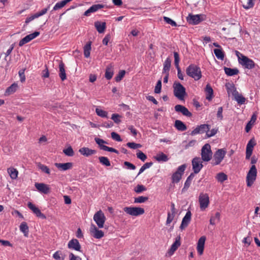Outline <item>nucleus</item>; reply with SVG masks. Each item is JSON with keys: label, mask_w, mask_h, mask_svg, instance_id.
<instances>
[{"label": "nucleus", "mask_w": 260, "mask_h": 260, "mask_svg": "<svg viewBox=\"0 0 260 260\" xmlns=\"http://www.w3.org/2000/svg\"><path fill=\"white\" fill-rule=\"evenodd\" d=\"M161 81L159 80L154 88V92L156 93H159L161 91Z\"/></svg>", "instance_id": "57"}, {"label": "nucleus", "mask_w": 260, "mask_h": 260, "mask_svg": "<svg viewBox=\"0 0 260 260\" xmlns=\"http://www.w3.org/2000/svg\"><path fill=\"white\" fill-rule=\"evenodd\" d=\"M27 206L33 212V213L36 214L37 217L42 219L46 218L45 215L43 214L41 210L32 203L31 202H28L27 203Z\"/></svg>", "instance_id": "18"}, {"label": "nucleus", "mask_w": 260, "mask_h": 260, "mask_svg": "<svg viewBox=\"0 0 260 260\" xmlns=\"http://www.w3.org/2000/svg\"><path fill=\"white\" fill-rule=\"evenodd\" d=\"M217 129H215V128H213V129H211V131H209V129L208 131L206 132V135H207V137H211L214 136L217 133Z\"/></svg>", "instance_id": "64"}, {"label": "nucleus", "mask_w": 260, "mask_h": 260, "mask_svg": "<svg viewBox=\"0 0 260 260\" xmlns=\"http://www.w3.org/2000/svg\"><path fill=\"white\" fill-rule=\"evenodd\" d=\"M191 213L190 211H188L186 212L185 215L183 218L181 224L180 225V228L181 230L184 229L185 228H186L188 224L189 223L190 220H191Z\"/></svg>", "instance_id": "20"}, {"label": "nucleus", "mask_w": 260, "mask_h": 260, "mask_svg": "<svg viewBox=\"0 0 260 260\" xmlns=\"http://www.w3.org/2000/svg\"><path fill=\"white\" fill-rule=\"evenodd\" d=\"M66 5V4L63 0L62 1H60V2H59L55 5V6H54V7L53 8V10L54 11L57 10L59 9L63 8Z\"/></svg>", "instance_id": "49"}, {"label": "nucleus", "mask_w": 260, "mask_h": 260, "mask_svg": "<svg viewBox=\"0 0 260 260\" xmlns=\"http://www.w3.org/2000/svg\"><path fill=\"white\" fill-rule=\"evenodd\" d=\"M38 167L39 169H40L41 170V171L43 172V173H45L47 174V175L50 174V173H51L50 170L49 168V167H47V166L42 164L41 163H39L38 165Z\"/></svg>", "instance_id": "41"}, {"label": "nucleus", "mask_w": 260, "mask_h": 260, "mask_svg": "<svg viewBox=\"0 0 260 260\" xmlns=\"http://www.w3.org/2000/svg\"><path fill=\"white\" fill-rule=\"evenodd\" d=\"M171 60L169 58H167L165 61L164 64L162 73H169L171 67Z\"/></svg>", "instance_id": "34"}, {"label": "nucleus", "mask_w": 260, "mask_h": 260, "mask_svg": "<svg viewBox=\"0 0 260 260\" xmlns=\"http://www.w3.org/2000/svg\"><path fill=\"white\" fill-rule=\"evenodd\" d=\"M39 35L40 32L39 31H35L31 34L27 35L19 41V46L20 47L23 46L24 44L29 42L32 40L39 36Z\"/></svg>", "instance_id": "12"}, {"label": "nucleus", "mask_w": 260, "mask_h": 260, "mask_svg": "<svg viewBox=\"0 0 260 260\" xmlns=\"http://www.w3.org/2000/svg\"><path fill=\"white\" fill-rule=\"evenodd\" d=\"M192 169L194 173H198L203 168L202 161L200 157H195L192 160Z\"/></svg>", "instance_id": "13"}, {"label": "nucleus", "mask_w": 260, "mask_h": 260, "mask_svg": "<svg viewBox=\"0 0 260 260\" xmlns=\"http://www.w3.org/2000/svg\"><path fill=\"white\" fill-rule=\"evenodd\" d=\"M205 92L206 93V99L208 101L211 100L213 98V90L209 84L206 85Z\"/></svg>", "instance_id": "30"}, {"label": "nucleus", "mask_w": 260, "mask_h": 260, "mask_svg": "<svg viewBox=\"0 0 260 260\" xmlns=\"http://www.w3.org/2000/svg\"><path fill=\"white\" fill-rule=\"evenodd\" d=\"M18 87V84L16 83H13L10 86L8 87L5 92L6 96L11 95L16 91Z\"/></svg>", "instance_id": "25"}, {"label": "nucleus", "mask_w": 260, "mask_h": 260, "mask_svg": "<svg viewBox=\"0 0 260 260\" xmlns=\"http://www.w3.org/2000/svg\"><path fill=\"white\" fill-rule=\"evenodd\" d=\"M199 203L201 211H206L210 204L209 195L206 193H201L199 196Z\"/></svg>", "instance_id": "4"}, {"label": "nucleus", "mask_w": 260, "mask_h": 260, "mask_svg": "<svg viewBox=\"0 0 260 260\" xmlns=\"http://www.w3.org/2000/svg\"><path fill=\"white\" fill-rule=\"evenodd\" d=\"M146 190V187L142 185H138L135 188V191L137 193H140Z\"/></svg>", "instance_id": "61"}, {"label": "nucleus", "mask_w": 260, "mask_h": 260, "mask_svg": "<svg viewBox=\"0 0 260 260\" xmlns=\"http://www.w3.org/2000/svg\"><path fill=\"white\" fill-rule=\"evenodd\" d=\"M125 74L124 70L120 71L118 74L115 77V80L116 82H119L123 78Z\"/></svg>", "instance_id": "56"}, {"label": "nucleus", "mask_w": 260, "mask_h": 260, "mask_svg": "<svg viewBox=\"0 0 260 260\" xmlns=\"http://www.w3.org/2000/svg\"><path fill=\"white\" fill-rule=\"evenodd\" d=\"M214 53L216 57L219 60H223L224 57L223 51L220 48L215 49Z\"/></svg>", "instance_id": "35"}, {"label": "nucleus", "mask_w": 260, "mask_h": 260, "mask_svg": "<svg viewBox=\"0 0 260 260\" xmlns=\"http://www.w3.org/2000/svg\"><path fill=\"white\" fill-rule=\"evenodd\" d=\"M175 215V214H174V213H171L170 212L168 213V217L166 221L167 224H169L173 221Z\"/></svg>", "instance_id": "63"}, {"label": "nucleus", "mask_w": 260, "mask_h": 260, "mask_svg": "<svg viewBox=\"0 0 260 260\" xmlns=\"http://www.w3.org/2000/svg\"><path fill=\"white\" fill-rule=\"evenodd\" d=\"M99 161L103 165L106 167H109L111 165L109 159L105 156H101L99 157Z\"/></svg>", "instance_id": "45"}, {"label": "nucleus", "mask_w": 260, "mask_h": 260, "mask_svg": "<svg viewBox=\"0 0 260 260\" xmlns=\"http://www.w3.org/2000/svg\"><path fill=\"white\" fill-rule=\"evenodd\" d=\"M152 165V162H146L140 168L138 175L143 173L146 169L149 168Z\"/></svg>", "instance_id": "51"}, {"label": "nucleus", "mask_w": 260, "mask_h": 260, "mask_svg": "<svg viewBox=\"0 0 260 260\" xmlns=\"http://www.w3.org/2000/svg\"><path fill=\"white\" fill-rule=\"evenodd\" d=\"M102 8L103 6L100 4L93 5L84 12V15L86 16H89L90 13L95 12Z\"/></svg>", "instance_id": "26"}, {"label": "nucleus", "mask_w": 260, "mask_h": 260, "mask_svg": "<svg viewBox=\"0 0 260 260\" xmlns=\"http://www.w3.org/2000/svg\"><path fill=\"white\" fill-rule=\"evenodd\" d=\"M236 54L238 57L239 63L243 67L248 69H252L254 67L255 63L252 59L248 58L238 51L236 52Z\"/></svg>", "instance_id": "2"}, {"label": "nucleus", "mask_w": 260, "mask_h": 260, "mask_svg": "<svg viewBox=\"0 0 260 260\" xmlns=\"http://www.w3.org/2000/svg\"><path fill=\"white\" fill-rule=\"evenodd\" d=\"M215 178L217 179V180L220 183H222L223 182L228 179L227 175L222 172L218 173L216 175Z\"/></svg>", "instance_id": "39"}, {"label": "nucleus", "mask_w": 260, "mask_h": 260, "mask_svg": "<svg viewBox=\"0 0 260 260\" xmlns=\"http://www.w3.org/2000/svg\"><path fill=\"white\" fill-rule=\"evenodd\" d=\"M255 142L254 139H251L246 146V149L253 151L254 146L255 145Z\"/></svg>", "instance_id": "53"}, {"label": "nucleus", "mask_w": 260, "mask_h": 260, "mask_svg": "<svg viewBox=\"0 0 260 260\" xmlns=\"http://www.w3.org/2000/svg\"><path fill=\"white\" fill-rule=\"evenodd\" d=\"M148 200V198L146 197L140 196L135 199V203H144Z\"/></svg>", "instance_id": "55"}, {"label": "nucleus", "mask_w": 260, "mask_h": 260, "mask_svg": "<svg viewBox=\"0 0 260 260\" xmlns=\"http://www.w3.org/2000/svg\"><path fill=\"white\" fill-rule=\"evenodd\" d=\"M113 75V68L112 65L107 67L105 72V77L107 79H111Z\"/></svg>", "instance_id": "33"}, {"label": "nucleus", "mask_w": 260, "mask_h": 260, "mask_svg": "<svg viewBox=\"0 0 260 260\" xmlns=\"http://www.w3.org/2000/svg\"><path fill=\"white\" fill-rule=\"evenodd\" d=\"M121 116L118 114H113L111 116V119L117 124L121 122Z\"/></svg>", "instance_id": "52"}, {"label": "nucleus", "mask_w": 260, "mask_h": 260, "mask_svg": "<svg viewBox=\"0 0 260 260\" xmlns=\"http://www.w3.org/2000/svg\"><path fill=\"white\" fill-rule=\"evenodd\" d=\"M220 214L219 212H216L214 216H212L210 219V224L214 225L216 224L217 221L220 220Z\"/></svg>", "instance_id": "37"}, {"label": "nucleus", "mask_w": 260, "mask_h": 260, "mask_svg": "<svg viewBox=\"0 0 260 260\" xmlns=\"http://www.w3.org/2000/svg\"><path fill=\"white\" fill-rule=\"evenodd\" d=\"M137 156L138 158L141 159L142 161H144L146 158V155L142 151L139 150L137 153Z\"/></svg>", "instance_id": "59"}, {"label": "nucleus", "mask_w": 260, "mask_h": 260, "mask_svg": "<svg viewBox=\"0 0 260 260\" xmlns=\"http://www.w3.org/2000/svg\"><path fill=\"white\" fill-rule=\"evenodd\" d=\"M91 50V43H88L84 47V55L85 57L88 58L90 56Z\"/></svg>", "instance_id": "43"}, {"label": "nucleus", "mask_w": 260, "mask_h": 260, "mask_svg": "<svg viewBox=\"0 0 260 260\" xmlns=\"http://www.w3.org/2000/svg\"><path fill=\"white\" fill-rule=\"evenodd\" d=\"M227 87V91L229 94H232L233 96H235V93H238V92L237 91L236 88L233 85H230L229 86H226Z\"/></svg>", "instance_id": "50"}, {"label": "nucleus", "mask_w": 260, "mask_h": 260, "mask_svg": "<svg viewBox=\"0 0 260 260\" xmlns=\"http://www.w3.org/2000/svg\"><path fill=\"white\" fill-rule=\"evenodd\" d=\"M182 175L178 172H175L172 175V181L173 182H178L181 179Z\"/></svg>", "instance_id": "48"}, {"label": "nucleus", "mask_w": 260, "mask_h": 260, "mask_svg": "<svg viewBox=\"0 0 260 260\" xmlns=\"http://www.w3.org/2000/svg\"><path fill=\"white\" fill-rule=\"evenodd\" d=\"M94 26L99 33L102 34L106 29V23L105 22L97 21L94 22Z\"/></svg>", "instance_id": "24"}, {"label": "nucleus", "mask_w": 260, "mask_h": 260, "mask_svg": "<svg viewBox=\"0 0 260 260\" xmlns=\"http://www.w3.org/2000/svg\"><path fill=\"white\" fill-rule=\"evenodd\" d=\"M175 110L176 112L181 113L183 115L187 117H190L192 115L191 113L186 107L181 105H176Z\"/></svg>", "instance_id": "21"}, {"label": "nucleus", "mask_w": 260, "mask_h": 260, "mask_svg": "<svg viewBox=\"0 0 260 260\" xmlns=\"http://www.w3.org/2000/svg\"><path fill=\"white\" fill-rule=\"evenodd\" d=\"M204 19L205 16L204 15H192L190 14L187 17V21L189 24L196 25L204 20Z\"/></svg>", "instance_id": "11"}, {"label": "nucleus", "mask_w": 260, "mask_h": 260, "mask_svg": "<svg viewBox=\"0 0 260 260\" xmlns=\"http://www.w3.org/2000/svg\"><path fill=\"white\" fill-rule=\"evenodd\" d=\"M98 226L93 224H91L89 229L90 235L95 239H101L104 236V232L99 229Z\"/></svg>", "instance_id": "10"}, {"label": "nucleus", "mask_w": 260, "mask_h": 260, "mask_svg": "<svg viewBox=\"0 0 260 260\" xmlns=\"http://www.w3.org/2000/svg\"><path fill=\"white\" fill-rule=\"evenodd\" d=\"M96 114L101 117L107 118L108 117V112L99 108L95 109Z\"/></svg>", "instance_id": "44"}, {"label": "nucleus", "mask_w": 260, "mask_h": 260, "mask_svg": "<svg viewBox=\"0 0 260 260\" xmlns=\"http://www.w3.org/2000/svg\"><path fill=\"white\" fill-rule=\"evenodd\" d=\"M63 152L68 156H72L74 154V152L71 146H69L68 148L63 150Z\"/></svg>", "instance_id": "46"}, {"label": "nucleus", "mask_w": 260, "mask_h": 260, "mask_svg": "<svg viewBox=\"0 0 260 260\" xmlns=\"http://www.w3.org/2000/svg\"><path fill=\"white\" fill-rule=\"evenodd\" d=\"M154 157L158 162H166L169 160L168 156L162 152L158 153Z\"/></svg>", "instance_id": "27"}, {"label": "nucleus", "mask_w": 260, "mask_h": 260, "mask_svg": "<svg viewBox=\"0 0 260 260\" xmlns=\"http://www.w3.org/2000/svg\"><path fill=\"white\" fill-rule=\"evenodd\" d=\"M201 156L202 159L205 161H208L212 158V152L211 150V146L209 144H206L202 147Z\"/></svg>", "instance_id": "8"}, {"label": "nucleus", "mask_w": 260, "mask_h": 260, "mask_svg": "<svg viewBox=\"0 0 260 260\" xmlns=\"http://www.w3.org/2000/svg\"><path fill=\"white\" fill-rule=\"evenodd\" d=\"M186 73L188 76L196 81L200 80L202 77V72L200 68L194 64H191L187 68Z\"/></svg>", "instance_id": "1"}, {"label": "nucleus", "mask_w": 260, "mask_h": 260, "mask_svg": "<svg viewBox=\"0 0 260 260\" xmlns=\"http://www.w3.org/2000/svg\"><path fill=\"white\" fill-rule=\"evenodd\" d=\"M173 87L174 95L181 101L184 100L186 95L185 87L180 83L176 82L173 84Z\"/></svg>", "instance_id": "3"}, {"label": "nucleus", "mask_w": 260, "mask_h": 260, "mask_svg": "<svg viewBox=\"0 0 260 260\" xmlns=\"http://www.w3.org/2000/svg\"><path fill=\"white\" fill-rule=\"evenodd\" d=\"M20 230L23 233L25 237H27L28 235V226L25 222H22L20 225Z\"/></svg>", "instance_id": "31"}, {"label": "nucleus", "mask_w": 260, "mask_h": 260, "mask_svg": "<svg viewBox=\"0 0 260 260\" xmlns=\"http://www.w3.org/2000/svg\"><path fill=\"white\" fill-rule=\"evenodd\" d=\"M124 211L127 214L138 216L144 213V209L141 207H126L123 208Z\"/></svg>", "instance_id": "7"}, {"label": "nucleus", "mask_w": 260, "mask_h": 260, "mask_svg": "<svg viewBox=\"0 0 260 260\" xmlns=\"http://www.w3.org/2000/svg\"><path fill=\"white\" fill-rule=\"evenodd\" d=\"M256 119V116L253 115L251 118V120L248 122L246 126L245 131L247 133L249 132V131L250 130Z\"/></svg>", "instance_id": "38"}, {"label": "nucleus", "mask_w": 260, "mask_h": 260, "mask_svg": "<svg viewBox=\"0 0 260 260\" xmlns=\"http://www.w3.org/2000/svg\"><path fill=\"white\" fill-rule=\"evenodd\" d=\"M35 186L37 189L41 193L48 194L50 192L49 185L44 183H36Z\"/></svg>", "instance_id": "15"}, {"label": "nucleus", "mask_w": 260, "mask_h": 260, "mask_svg": "<svg viewBox=\"0 0 260 260\" xmlns=\"http://www.w3.org/2000/svg\"><path fill=\"white\" fill-rule=\"evenodd\" d=\"M257 170L255 165H252L249 170L246 176L247 185L251 186L256 180Z\"/></svg>", "instance_id": "6"}, {"label": "nucleus", "mask_w": 260, "mask_h": 260, "mask_svg": "<svg viewBox=\"0 0 260 260\" xmlns=\"http://www.w3.org/2000/svg\"><path fill=\"white\" fill-rule=\"evenodd\" d=\"M164 20L166 23L171 25L173 26H177L176 23L174 20H173L172 19L169 17L165 16L164 17Z\"/></svg>", "instance_id": "60"}, {"label": "nucleus", "mask_w": 260, "mask_h": 260, "mask_svg": "<svg viewBox=\"0 0 260 260\" xmlns=\"http://www.w3.org/2000/svg\"><path fill=\"white\" fill-rule=\"evenodd\" d=\"M209 129V125L206 124H201L197 126L192 131L190 134L192 136H194L199 134H203L206 133Z\"/></svg>", "instance_id": "14"}, {"label": "nucleus", "mask_w": 260, "mask_h": 260, "mask_svg": "<svg viewBox=\"0 0 260 260\" xmlns=\"http://www.w3.org/2000/svg\"><path fill=\"white\" fill-rule=\"evenodd\" d=\"M59 76L61 80L62 81H64L66 79V74L64 70V64L62 62L60 63L59 64Z\"/></svg>", "instance_id": "29"}, {"label": "nucleus", "mask_w": 260, "mask_h": 260, "mask_svg": "<svg viewBox=\"0 0 260 260\" xmlns=\"http://www.w3.org/2000/svg\"><path fill=\"white\" fill-rule=\"evenodd\" d=\"M93 219L99 228H104L106 217L101 210H99L94 214Z\"/></svg>", "instance_id": "5"}, {"label": "nucleus", "mask_w": 260, "mask_h": 260, "mask_svg": "<svg viewBox=\"0 0 260 260\" xmlns=\"http://www.w3.org/2000/svg\"><path fill=\"white\" fill-rule=\"evenodd\" d=\"M180 237H178L176 238L175 241L172 245L170 249H169L168 253L171 256L173 255L174 252L177 249V248L180 246Z\"/></svg>", "instance_id": "23"}, {"label": "nucleus", "mask_w": 260, "mask_h": 260, "mask_svg": "<svg viewBox=\"0 0 260 260\" xmlns=\"http://www.w3.org/2000/svg\"><path fill=\"white\" fill-rule=\"evenodd\" d=\"M226 152V150L224 149H220L216 151L214 154L213 164L214 165H219L223 159Z\"/></svg>", "instance_id": "9"}, {"label": "nucleus", "mask_w": 260, "mask_h": 260, "mask_svg": "<svg viewBox=\"0 0 260 260\" xmlns=\"http://www.w3.org/2000/svg\"><path fill=\"white\" fill-rule=\"evenodd\" d=\"M174 62L176 68H178L179 67V63L180 61L179 56L177 52H174Z\"/></svg>", "instance_id": "58"}, {"label": "nucleus", "mask_w": 260, "mask_h": 260, "mask_svg": "<svg viewBox=\"0 0 260 260\" xmlns=\"http://www.w3.org/2000/svg\"><path fill=\"white\" fill-rule=\"evenodd\" d=\"M53 257L55 260H64V257L60 251H57L53 254Z\"/></svg>", "instance_id": "47"}, {"label": "nucleus", "mask_w": 260, "mask_h": 260, "mask_svg": "<svg viewBox=\"0 0 260 260\" xmlns=\"http://www.w3.org/2000/svg\"><path fill=\"white\" fill-rule=\"evenodd\" d=\"M206 240V236H203L200 238L197 242V250L200 255L203 254Z\"/></svg>", "instance_id": "17"}, {"label": "nucleus", "mask_w": 260, "mask_h": 260, "mask_svg": "<svg viewBox=\"0 0 260 260\" xmlns=\"http://www.w3.org/2000/svg\"><path fill=\"white\" fill-rule=\"evenodd\" d=\"M7 172L12 179H16L18 177V172L15 168L13 167L9 168L7 169Z\"/></svg>", "instance_id": "28"}, {"label": "nucleus", "mask_w": 260, "mask_h": 260, "mask_svg": "<svg viewBox=\"0 0 260 260\" xmlns=\"http://www.w3.org/2000/svg\"><path fill=\"white\" fill-rule=\"evenodd\" d=\"M68 246L70 249H74L79 251H80L81 245L79 241L76 239H73L70 240L68 243Z\"/></svg>", "instance_id": "22"}, {"label": "nucleus", "mask_w": 260, "mask_h": 260, "mask_svg": "<svg viewBox=\"0 0 260 260\" xmlns=\"http://www.w3.org/2000/svg\"><path fill=\"white\" fill-rule=\"evenodd\" d=\"M234 99L237 102V103L239 104H243L245 102V98L243 97L241 94L239 93V92L235 93Z\"/></svg>", "instance_id": "40"}, {"label": "nucleus", "mask_w": 260, "mask_h": 260, "mask_svg": "<svg viewBox=\"0 0 260 260\" xmlns=\"http://www.w3.org/2000/svg\"><path fill=\"white\" fill-rule=\"evenodd\" d=\"M54 166L60 171H66L73 168V164L71 162L66 163L56 162L54 164Z\"/></svg>", "instance_id": "16"}, {"label": "nucleus", "mask_w": 260, "mask_h": 260, "mask_svg": "<svg viewBox=\"0 0 260 260\" xmlns=\"http://www.w3.org/2000/svg\"><path fill=\"white\" fill-rule=\"evenodd\" d=\"M175 127L180 131H184L186 129V126L183 122L179 120H176L175 122Z\"/></svg>", "instance_id": "32"}, {"label": "nucleus", "mask_w": 260, "mask_h": 260, "mask_svg": "<svg viewBox=\"0 0 260 260\" xmlns=\"http://www.w3.org/2000/svg\"><path fill=\"white\" fill-rule=\"evenodd\" d=\"M255 0H248L246 4H243V7L245 9H249L253 7Z\"/></svg>", "instance_id": "54"}, {"label": "nucleus", "mask_w": 260, "mask_h": 260, "mask_svg": "<svg viewBox=\"0 0 260 260\" xmlns=\"http://www.w3.org/2000/svg\"><path fill=\"white\" fill-rule=\"evenodd\" d=\"M111 137L113 140H114L116 141H118V142L122 141V139H121L119 135H118V134H117L115 132L111 133Z\"/></svg>", "instance_id": "62"}, {"label": "nucleus", "mask_w": 260, "mask_h": 260, "mask_svg": "<svg viewBox=\"0 0 260 260\" xmlns=\"http://www.w3.org/2000/svg\"><path fill=\"white\" fill-rule=\"evenodd\" d=\"M224 70L225 74L227 75L230 76L237 75L239 73V71L237 69H231V68L225 67Z\"/></svg>", "instance_id": "36"}, {"label": "nucleus", "mask_w": 260, "mask_h": 260, "mask_svg": "<svg viewBox=\"0 0 260 260\" xmlns=\"http://www.w3.org/2000/svg\"><path fill=\"white\" fill-rule=\"evenodd\" d=\"M79 153L86 157H89L96 153V151L88 147H83L79 149Z\"/></svg>", "instance_id": "19"}, {"label": "nucleus", "mask_w": 260, "mask_h": 260, "mask_svg": "<svg viewBox=\"0 0 260 260\" xmlns=\"http://www.w3.org/2000/svg\"><path fill=\"white\" fill-rule=\"evenodd\" d=\"M94 141H95L96 144L99 145L100 148L101 149L104 150V147H106V146L104 144H107V142H106L105 141H104V140L100 139V138H99L98 137H95L94 138Z\"/></svg>", "instance_id": "42"}]
</instances>
